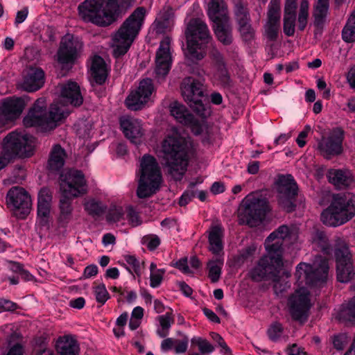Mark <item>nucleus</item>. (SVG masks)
Returning <instances> with one entry per match:
<instances>
[{
	"mask_svg": "<svg viewBox=\"0 0 355 355\" xmlns=\"http://www.w3.org/2000/svg\"><path fill=\"white\" fill-rule=\"evenodd\" d=\"M309 3L308 0H301L297 15V28L303 31L308 23Z\"/></svg>",
	"mask_w": 355,
	"mask_h": 355,
	"instance_id": "43",
	"label": "nucleus"
},
{
	"mask_svg": "<svg viewBox=\"0 0 355 355\" xmlns=\"http://www.w3.org/2000/svg\"><path fill=\"white\" fill-rule=\"evenodd\" d=\"M119 122L125 137L132 143L139 144L144 134L141 121L130 116H123L120 118Z\"/></svg>",
	"mask_w": 355,
	"mask_h": 355,
	"instance_id": "21",
	"label": "nucleus"
},
{
	"mask_svg": "<svg viewBox=\"0 0 355 355\" xmlns=\"http://www.w3.org/2000/svg\"><path fill=\"white\" fill-rule=\"evenodd\" d=\"M223 264V260L219 258L208 262L209 277L212 282H216L220 279Z\"/></svg>",
	"mask_w": 355,
	"mask_h": 355,
	"instance_id": "47",
	"label": "nucleus"
},
{
	"mask_svg": "<svg viewBox=\"0 0 355 355\" xmlns=\"http://www.w3.org/2000/svg\"><path fill=\"white\" fill-rule=\"evenodd\" d=\"M35 138L27 134L11 132L3 139L0 153V171L15 157H28L33 154Z\"/></svg>",
	"mask_w": 355,
	"mask_h": 355,
	"instance_id": "8",
	"label": "nucleus"
},
{
	"mask_svg": "<svg viewBox=\"0 0 355 355\" xmlns=\"http://www.w3.org/2000/svg\"><path fill=\"white\" fill-rule=\"evenodd\" d=\"M17 304L9 300H0V309L4 311H13L17 309Z\"/></svg>",
	"mask_w": 355,
	"mask_h": 355,
	"instance_id": "63",
	"label": "nucleus"
},
{
	"mask_svg": "<svg viewBox=\"0 0 355 355\" xmlns=\"http://www.w3.org/2000/svg\"><path fill=\"white\" fill-rule=\"evenodd\" d=\"M280 24L266 22L264 26L265 35L270 41H275L277 39Z\"/></svg>",
	"mask_w": 355,
	"mask_h": 355,
	"instance_id": "50",
	"label": "nucleus"
},
{
	"mask_svg": "<svg viewBox=\"0 0 355 355\" xmlns=\"http://www.w3.org/2000/svg\"><path fill=\"white\" fill-rule=\"evenodd\" d=\"M355 216V194H334L329 206L321 214L322 222L330 227H337L350 220Z\"/></svg>",
	"mask_w": 355,
	"mask_h": 355,
	"instance_id": "5",
	"label": "nucleus"
},
{
	"mask_svg": "<svg viewBox=\"0 0 355 355\" xmlns=\"http://www.w3.org/2000/svg\"><path fill=\"white\" fill-rule=\"evenodd\" d=\"M224 228L218 220L212 221L208 232L209 250L214 254H223Z\"/></svg>",
	"mask_w": 355,
	"mask_h": 355,
	"instance_id": "24",
	"label": "nucleus"
},
{
	"mask_svg": "<svg viewBox=\"0 0 355 355\" xmlns=\"http://www.w3.org/2000/svg\"><path fill=\"white\" fill-rule=\"evenodd\" d=\"M338 317L341 320L355 323V296L340 310Z\"/></svg>",
	"mask_w": 355,
	"mask_h": 355,
	"instance_id": "45",
	"label": "nucleus"
},
{
	"mask_svg": "<svg viewBox=\"0 0 355 355\" xmlns=\"http://www.w3.org/2000/svg\"><path fill=\"white\" fill-rule=\"evenodd\" d=\"M51 209V204L37 203V215L40 218H46Z\"/></svg>",
	"mask_w": 355,
	"mask_h": 355,
	"instance_id": "64",
	"label": "nucleus"
},
{
	"mask_svg": "<svg viewBox=\"0 0 355 355\" xmlns=\"http://www.w3.org/2000/svg\"><path fill=\"white\" fill-rule=\"evenodd\" d=\"M125 212L121 207H111L106 216V220L110 223H120L123 225L125 223Z\"/></svg>",
	"mask_w": 355,
	"mask_h": 355,
	"instance_id": "46",
	"label": "nucleus"
},
{
	"mask_svg": "<svg viewBox=\"0 0 355 355\" xmlns=\"http://www.w3.org/2000/svg\"><path fill=\"white\" fill-rule=\"evenodd\" d=\"M227 6L224 0H211L208 4L207 14L214 23L228 19Z\"/></svg>",
	"mask_w": 355,
	"mask_h": 355,
	"instance_id": "32",
	"label": "nucleus"
},
{
	"mask_svg": "<svg viewBox=\"0 0 355 355\" xmlns=\"http://www.w3.org/2000/svg\"><path fill=\"white\" fill-rule=\"evenodd\" d=\"M162 182L161 168L156 159L144 155L140 162V177L137 190L139 198H146L155 194Z\"/></svg>",
	"mask_w": 355,
	"mask_h": 355,
	"instance_id": "9",
	"label": "nucleus"
},
{
	"mask_svg": "<svg viewBox=\"0 0 355 355\" xmlns=\"http://www.w3.org/2000/svg\"><path fill=\"white\" fill-rule=\"evenodd\" d=\"M282 266V255L267 252L251 270L250 276L255 282L276 280Z\"/></svg>",
	"mask_w": 355,
	"mask_h": 355,
	"instance_id": "12",
	"label": "nucleus"
},
{
	"mask_svg": "<svg viewBox=\"0 0 355 355\" xmlns=\"http://www.w3.org/2000/svg\"><path fill=\"white\" fill-rule=\"evenodd\" d=\"M81 48L82 44L77 37L69 34L64 35L58 51V62L62 64L73 63Z\"/></svg>",
	"mask_w": 355,
	"mask_h": 355,
	"instance_id": "19",
	"label": "nucleus"
},
{
	"mask_svg": "<svg viewBox=\"0 0 355 355\" xmlns=\"http://www.w3.org/2000/svg\"><path fill=\"white\" fill-rule=\"evenodd\" d=\"M158 321L162 329H169L174 322V318L171 313L167 312L164 315L159 316Z\"/></svg>",
	"mask_w": 355,
	"mask_h": 355,
	"instance_id": "59",
	"label": "nucleus"
},
{
	"mask_svg": "<svg viewBox=\"0 0 355 355\" xmlns=\"http://www.w3.org/2000/svg\"><path fill=\"white\" fill-rule=\"evenodd\" d=\"M189 338L187 336H184L181 340L175 339L174 350L176 354L184 353L188 347Z\"/></svg>",
	"mask_w": 355,
	"mask_h": 355,
	"instance_id": "61",
	"label": "nucleus"
},
{
	"mask_svg": "<svg viewBox=\"0 0 355 355\" xmlns=\"http://www.w3.org/2000/svg\"><path fill=\"white\" fill-rule=\"evenodd\" d=\"M127 218L130 224L136 227L141 224V220L137 212H136L132 207H130L127 209Z\"/></svg>",
	"mask_w": 355,
	"mask_h": 355,
	"instance_id": "60",
	"label": "nucleus"
},
{
	"mask_svg": "<svg viewBox=\"0 0 355 355\" xmlns=\"http://www.w3.org/2000/svg\"><path fill=\"white\" fill-rule=\"evenodd\" d=\"M329 0H318L313 8L314 26L321 31L326 22Z\"/></svg>",
	"mask_w": 355,
	"mask_h": 355,
	"instance_id": "34",
	"label": "nucleus"
},
{
	"mask_svg": "<svg viewBox=\"0 0 355 355\" xmlns=\"http://www.w3.org/2000/svg\"><path fill=\"white\" fill-rule=\"evenodd\" d=\"M268 211V202L266 198L249 194L243 201L239 219L243 224L256 227L261 223Z\"/></svg>",
	"mask_w": 355,
	"mask_h": 355,
	"instance_id": "10",
	"label": "nucleus"
},
{
	"mask_svg": "<svg viewBox=\"0 0 355 355\" xmlns=\"http://www.w3.org/2000/svg\"><path fill=\"white\" fill-rule=\"evenodd\" d=\"M272 282H274L273 288L277 295L282 294L290 287L288 282L280 275V273L278 274L277 279L276 280H272Z\"/></svg>",
	"mask_w": 355,
	"mask_h": 355,
	"instance_id": "53",
	"label": "nucleus"
},
{
	"mask_svg": "<svg viewBox=\"0 0 355 355\" xmlns=\"http://www.w3.org/2000/svg\"><path fill=\"white\" fill-rule=\"evenodd\" d=\"M211 338L218 344L221 348L220 352L224 355H232V351L225 342L223 337L216 332L211 331L209 333Z\"/></svg>",
	"mask_w": 355,
	"mask_h": 355,
	"instance_id": "51",
	"label": "nucleus"
},
{
	"mask_svg": "<svg viewBox=\"0 0 355 355\" xmlns=\"http://www.w3.org/2000/svg\"><path fill=\"white\" fill-rule=\"evenodd\" d=\"M280 0H270L268 8L266 22L280 24Z\"/></svg>",
	"mask_w": 355,
	"mask_h": 355,
	"instance_id": "42",
	"label": "nucleus"
},
{
	"mask_svg": "<svg viewBox=\"0 0 355 355\" xmlns=\"http://www.w3.org/2000/svg\"><path fill=\"white\" fill-rule=\"evenodd\" d=\"M297 0H286L284 8L283 29L286 36H293L295 31Z\"/></svg>",
	"mask_w": 355,
	"mask_h": 355,
	"instance_id": "28",
	"label": "nucleus"
},
{
	"mask_svg": "<svg viewBox=\"0 0 355 355\" xmlns=\"http://www.w3.org/2000/svg\"><path fill=\"white\" fill-rule=\"evenodd\" d=\"M334 246L337 279L340 282L347 283L355 275L352 255L349 251L348 243L343 238L337 237Z\"/></svg>",
	"mask_w": 355,
	"mask_h": 355,
	"instance_id": "11",
	"label": "nucleus"
},
{
	"mask_svg": "<svg viewBox=\"0 0 355 355\" xmlns=\"http://www.w3.org/2000/svg\"><path fill=\"white\" fill-rule=\"evenodd\" d=\"M234 14L238 25L251 21L248 5L241 0H237L234 3Z\"/></svg>",
	"mask_w": 355,
	"mask_h": 355,
	"instance_id": "41",
	"label": "nucleus"
},
{
	"mask_svg": "<svg viewBox=\"0 0 355 355\" xmlns=\"http://www.w3.org/2000/svg\"><path fill=\"white\" fill-rule=\"evenodd\" d=\"M7 203L16 211V215L24 218L30 213L32 201L28 193L22 187H13L7 193Z\"/></svg>",
	"mask_w": 355,
	"mask_h": 355,
	"instance_id": "17",
	"label": "nucleus"
},
{
	"mask_svg": "<svg viewBox=\"0 0 355 355\" xmlns=\"http://www.w3.org/2000/svg\"><path fill=\"white\" fill-rule=\"evenodd\" d=\"M338 236L335 237L333 243L330 244L327 235L320 231H317L313 236V245L320 249L326 255H331L332 252H334V241Z\"/></svg>",
	"mask_w": 355,
	"mask_h": 355,
	"instance_id": "38",
	"label": "nucleus"
},
{
	"mask_svg": "<svg viewBox=\"0 0 355 355\" xmlns=\"http://www.w3.org/2000/svg\"><path fill=\"white\" fill-rule=\"evenodd\" d=\"M125 261L132 268V270L128 268V270L132 273V272H135L137 275H139L141 272V266L139 261L137 259L135 256L128 255L125 257Z\"/></svg>",
	"mask_w": 355,
	"mask_h": 355,
	"instance_id": "58",
	"label": "nucleus"
},
{
	"mask_svg": "<svg viewBox=\"0 0 355 355\" xmlns=\"http://www.w3.org/2000/svg\"><path fill=\"white\" fill-rule=\"evenodd\" d=\"M46 105L44 98H38L24 117V125L37 126L43 131H49L56 128L58 123L69 114V109L62 102L52 103L49 112L46 110Z\"/></svg>",
	"mask_w": 355,
	"mask_h": 355,
	"instance_id": "4",
	"label": "nucleus"
},
{
	"mask_svg": "<svg viewBox=\"0 0 355 355\" xmlns=\"http://www.w3.org/2000/svg\"><path fill=\"white\" fill-rule=\"evenodd\" d=\"M94 294L96 301L102 304H105L110 297V295L103 284L94 287Z\"/></svg>",
	"mask_w": 355,
	"mask_h": 355,
	"instance_id": "52",
	"label": "nucleus"
},
{
	"mask_svg": "<svg viewBox=\"0 0 355 355\" xmlns=\"http://www.w3.org/2000/svg\"><path fill=\"white\" fill-rule=\"evenodd\" d=\"M191 189L187 190L180 197L179 200V204L180 206L187 205L189 202L191 200L196 196V192L193 190L195 187L194 183H191L190 184Z\"/></svg>",
	"mask_w": 355,
	"mask_h": 355,
	"instance_id": "57",
	"label": "nucleus"
},
{
	"mask_svg": "<svg viewBox=\"0 0 355 355\" xmlns=\"http://www.w3.org/2000/svg\"><path fill=\"white\" fill-rule=\"evenodd\" d=\"M171 38L164 37L159 44L156 54L155 73L157 76L164 77L168 74L171 64L170 51Z\"/></svg>",
	"mask_w": 355,
	"mask_h": 355,
	"instance_id": "22",
	"label": "nucleus"
},
{
	"mask_svg": "<svg viewBox=\"0 0 355 355\" xmlns=\"http://www.w3.org/2000/svg\"><path fill=\"white\" fill-rule=\"evenodd\" d=\"M348 336L346 334H339L332 338L334 347L338 350H343L349 343Z\"/></svg>",
	"mask_w": 355,
	"mask_h": 355,
	"instance_id": "54",
	"label": "nucleus"
},
{
	"mask_svg": "<svg viewBox=\"0 0 355 355\" xmlns=\"http://www.w3.org/2000/svg\"><path fill=\"white\" fill-rule=\"evenodd\" d=\"M44 83V73L39 68H30L25 75L21 87L23 90L33 92L40 89Z\"/></svg>",
	"mask_w": 355,
	"mask_h": 355,
	"instance_id": "27",
	"label": "nucleus"
},
{
	"mask_svg": "<svg viewBox=\"0 0 355 355\" xmlns=\"http://www.w3.org/2000/svg\"><path fill=\"white\" fill-rule=\"evenodd\" d=\"M154 90L151 79L146 78L139 83L136 90L132 91L125 99L126 107L131 110H141L150 99Z\"/></svg>",
	"mask_w": 355,
	"mask_h": 355,
	"instance_id": "18",
	"label": "nucleus"
},
{
	"mask_svg": "<svg viewBox=\"0 0 355 355\" xmlns=\"http://www.w3.org/2000/svg\"><path fill=\"white\" fill-rule=\"evenodd\" d=\"M91 70L96 83L101 85L105 83L107 76V69L104 60L101 56L95 55L93 58Z\"/></svg>",
	"mask_w": 355,
	"mask_h": 355,
	"instance_id": "35",
	"label": "nucleus"
},
{
	"mask_svg": "<svg viewBox=\"0 0 355 355\" xmlns=\"http://www.w3.org/2000/svg\"><path fill=\"white\" fill-rule=\"evenodd\" d=\"M146 12L144 7L135 9L113 35L115 57H120L127 53L141 29Z\"/></svg>",
	"mask_w": 355,
	"mask_h": 355,
	"instance_id": "7",
	"label": "nucleus"
},
{
	"mask_svg": "<svg viewBox=\"0 0 355 355\" xmlns=\"http://www.w3.org/2000/svg\"><path fill=\"white\" fill-rule=\"evenodd\" d=\"M283 333L282 325L279 322L272 324L268 329V335L270 340L275 341L280 338Z\"/></svg>",
	"mask_w": 355,
	"mask_h": 355,
	"instance_id": "55",
	"label": "nucleus"
},
{
	"mask_svg": "<svg viewBox=\"0 0 355 355\" xmlns=\"http://www.w3.org/2000/svg\"><path fill=\"white\" fill-rule=\"evenodd\" d=\"M165 272L164 269H157L155 272H150V285L153 288L158 287L163 279V275Z\"/></svg>",
	"mask_w": 355,
	"mask_h": 355,
	"instance_id": "56",
	"label": "nucleus"
},
{
	"mask_svg": "<svg viewBox=\"0 0 355 355\" xmlns=\"http://www.w3.org/2000/svg\"><path fill=\"white\" fill-rule=\"evenodd\" d=\"M342 37L347 42H355V10L347 20L342 31Z\"/></svg>",
	"mask_w": 355,
	"mask_h": 355,
	"instance_id": "44",
	"label": "nucleus"
},
{
	"mask_svg": "<svg viewBox=\"0 0 355 355\" xmlns=\"http://www.w3.org/2000/svg\"><path fill=\"white\" fill-rule=\"evenodd\" d=\"M211 64L215 69L214 78L218 80L223 87H230L231 80L226 69L225 62L220 52L213 48L209 53Z\"/></svg>",
	"mask_w": 355,
	"mask_h": 355,
	"instance_id": "25",
	"label": "nucleus"
},
{
	"mask_svg": "<svg viewBox=\"0 0 355 355\" xmlns=\"http://www.w3.org/2000/svg\"><path fill=\"white\" fill-rule=\"evenodd\" d=\"M184 35L187 58L193 62L202 60L206 55L205 48L211 39L207 24L200 19L192 18L187 24Z\"/></svg>",
	"mask_w": 355,
	"mask_h": 355,
	"instance_id": "6",
	"label": "nucleus"
},
{
	"mask_svg": "<svg viewBox=\"0 0 355 355\" xmlns=\"http://www.w3.org/2000/svg\"><path fill=\"white\" fill-rule=\"evenodd\" d=\"M60 194L78 198L87 192V181L80 171L67 170L60 175Z\"/></svg>",
	"mask_w": 355,
	"mask_h": 355,
	"instance_id": "13",
	"label": "nucleus"
},
{
	"mask_svg": "<svg viewBox=\"0 0 355 355\" xmlns=\"http://www.w3.org/2000/svg\"><path fill=\"white\" fill-rule=\"evenodd\" d=\"M83 205L85 211L93 218L100 217L107 209V207L102 202L94 198L88 199Z\"/></svg>",
	"mask_w": 355,
	"mask_h": 355,
	"instance_id": "40",
	"label": "nucleus"
},
{
	"mask_svg": "<svg viewBox=\"0 0 355 355\" xmlns=\"http://www.w3.org/2000/svg\"><path fill=\"white\" fill-rule=\"evenodd\" d=\"M329 182L339 189L350 187L354 183V178L347 169L331 168L327 173Z\"/></svg>",
	"mask_w": 355,
	"mask_h": 355,
	"instance_id": "26",
	"label": "nucleus"
},
{
	"mask_svg": "<svg viewBox=\"0 0 355 355\" xmlns=\"http://www.w3.org/2000/svg\"><path fill=\"white\" fill-rule=\"evenodd\" d=\"M169 111L171 115L180 123L185 125H191L195 123L194 116L184 105L178 101L170 103Z\"/></svg>",
	"mask_w": 355,
	"mask_h": 355,
	"instance_id": "30",
	"label": "nucleus"
},
{
	"mask_svg": "<svg viewBox=\"0 0 355 355\" xmlns=\"http://www.w3.org/2000/svg\"><path fill=\"white\" fill-rule=\"evenodd\" d=\"M180 88L184 101L198 114L203 115L205 109L201 100L204 95L203 84L193 77H187L183 79Z\"/></svg>",
	"mask_w": 355,
	"mask_h": 355,
	"instance_id": "14",
	"label": "nucleus"
},
{
	"mask_svg": "<svg viewBox=\"0 0 355 355\" xmlns=\"http://www.w3.org/2000/svg\"><path fill=\"white\" fill-rule=\"evenodd\" d=\"M174 17V10L169 6L164 7L159 13L160 20L155 22L157 32L163 33L167 29L171 30L173 26Z\"/></svg>",
	"mask_w": 355,
	"mask_h": 355,
	"instance_id": "37",
	"label": "nucleus"
},
{
	"mask_svg": "<svg viewBox=\"0 0 355 355\" xmlns=\"http://www.w3.org/2000/svg\"><path fill=\"white\" fill-rule=\"evenodd\" d=\"M134 0H85L78 6L79 15L86 22L107 26L117 17L119 8L131 6Z\"/></svg>",
	"mask_w": 355,
	"mask_h": 355,
	"instance_id": "2",
	"label": "nucleus"
},
{
	"mask_svg": "<svg viewBox=\"0 0 355 355\" xmlns=\"http://www.w3.org/2000/svg\"><path fill=\"white\" fill-rule=\"evenodd\" d=\"M147 248L150 250H155L160 244V239L157 235H149L144 237Z\"/></svg>",
	"mask_w": 355,
	"mask_h": 355,
	"instance_id": "62",
	"label": "nucleus"
},
{
	"mask_svg": "<svg viewBox=\"0 0 355 355\" xmlns=\"http://www.w3.org/2000/svg\"><path fill=\"white\" fill-rule=\"evenodd\" d=\"M61 97L65 103L73 106H80L83 101L80 87L76 82L69 81L61 87Z\"/></svg>",
	"mask_w": 355,
	"mask_h": 355,
	"instance_id": "29",
	"label": "nucleus"
},
{
	"mask_svg": "<svg viewBox=\"0 0 355 355\" xmlns=\"http://www.w3.org/2000/svg\"><path fill=\"white\" fill-rule=\"evenodd\" d=\"M65 153L60 146H55L49 159V167L51 171H59L64 164Z\"/></svg>",
	"mask_w": 355,
	"mask_h": 355,
	"instance_id": "39",
	"label": "nucleus"
},
{
	"mask_svg": "<svg viewBox=\"0 0 355 355\" xmlns=\"http://www.w3.org/2000/svg\"><path fill=\"white\" fill-rule=\"evenodd\" d=\"M291 234L290 228L285 225H281L272 232L266 239L264 245L266 250L270 254L282 255L284 240Z\"/></svg>",
	"mask_w": 355,
	"mask_h": 355,
	"instance_id": "23",
	"label": "nucleus"
},
{
	"mask_svg": "<svg viewBox=\"0 0 355 355\" xmlns=\"http://www.w3.org/2000/svg\"><path fill=\"white\" fill-rule=\"evenodd\" d=\"M162 150L168 174L175 180H180L188 165L189 147L185 138L173 130L162 141Z\"/></svg>",
	"mask_w": 355,
	"mask_h": 355,
	"instance_id": "3",
	"label": "nucleus"
},
{
	"mask_svg": "<svg viewBox=\"0 0 355 355\" xmlns=\"http://www.w3.org/2000/svg\"><path fill=\"white\" fill-rule=\"evenodd\" d=\"M191 343L196 345L198 350L202 354H211L215 350V347L207 339L202 337H194L191 339Z\"/></svg>",
	"mask_w": 355,
	"mask_h": 355,
	"instance_id": "48",
	"label": "nucleus"
},
{
	"mask_svg": "<svg viewBox=\"0 0 355 355\" xmlns=\"http://www.w3.org/2000/svg\"><path fill=\"white\" fill-rule=\"evenodd\" d=\"M214 32L218 40L224 45H230L233 40L232 28L228 19L214 22Z\"/></svg>",
	"mask_w": 355,
	"mask_h": 355,
	"instance_id": "36",
	"label": "nucleus"
},
{
	"mask_svg": "<svg viewBox=\"0 0 355 355\" xmlns=\"http://www.w3.org/2000/svg\"><path fill=\"white\" fill-rule=\"evenodd\" d=\"M277 199L279 206L287 212L294 210L297 186L291 175H282L277 182Z\"/></svg>",
	"mask_w": 355,
	"mask_h": 355,
	"instance_id": "16",
	"label": "nucleus"
},
{
	"mask_svg": "<svg viewBox=\"0 0 355 355\" xmlns=\"http://www.w3.org/2000/svg\"><path fill=\"white\" fill-rule=\"evenodd\" d=\"M344 131L339 128H334L328 135L323 136L318 142L317 150L326 159H331L343 153Z\"/></svg>",
	"mask_w": 355,
	"mask_h": 355,
	"instance_id": "15",
	"label": "nucleus"
},
{
	"mask_svg": "<svg viewBox=\"0 0 355 355\" xmlns=\"http://www.w3.org/2000/svg\"><path fill=\"white\" fill-rule=\"evenodd\" d=\"M239 31L245 42H251L254 37L255 31L250 22L239 24Z\"/></svg>",
	"mask_w": 355,
	"mask_h": 355,
	"instance_id": "49",
	"label": "nucleus"
},
{
	"mask_svg": "<svg viewBox=\"0 0 355 355\" xmlns=\"http://www.w3.org/2000/svg\"><path fill=\"white\" fill-rule=\"evenodd\" d=\"M328 260L321 256L315 257L313 265L300 263L297 265L295 277L300 288L289 296L287 302L288 312L293 320L305 322L312 306L310 292L304 285L313 286L326 281L329 272Z\"/></svg>",
	"mask_w": 355,
	"mask_h": 355,
	"instance_id": "1",
	"label": "nucleus"
},
{
	"mask_svg": "<svg viewBox=\"0 0 355 355\" xmlns=\"http://www.w3.org/2000/svg\"><path fill=\"white\" fill-rule=\"evenodd\" d=\"M25 103L21 98H7L0 103V124L4 125L21 114Z\"/></svg>",
	"mask_w": 355,
	"mask_h": 355,
	"instance_id": "20",
	"label": "nucleus"
},
{
	"mask_svg": "<svg viewBox=\"0 0 355 355\" xmlns=\"http://www.w3.org/2000/svg\"><path fill=\"white\" fill-rule=\"evenodd\" d=\"M75 198L60 194L58 223L62 227H65L73 218L72 200Z\"/></svg>",
	"mask_w": 355,
	"mask_h": 355,
	"instance_id": "31",
	"label": "nucleus"
},
{
	"mask_svg": "<svg viewBox=\"0 0 355 355\" xmlns=\"http://www.w3.org/2000/svg\"><path fill=\"white\" fill-rule=\"evenodd\" d=\"M56 349L60 355H78L79 353V345L71 336L59 338Z\"/></svg>",
	"mask_w": 355,
	"mask_h": 355,
	"instance_id": "33",
	"label": "nucleus"
}]
</instances>
